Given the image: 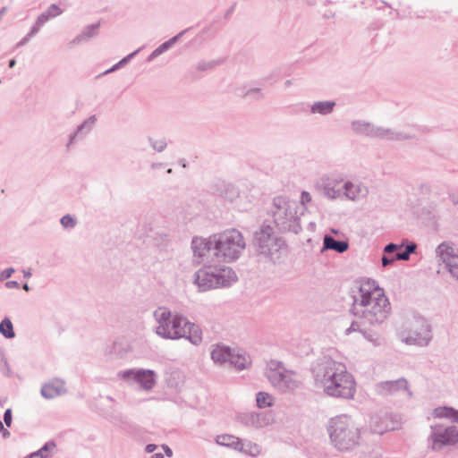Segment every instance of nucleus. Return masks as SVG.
<instances>
[{
    "label": "nucleus",
    "mask_w": 458,
    "mask_h": 458,
    "mask_svg": "<svg viewBox=\"0 0 458 458\" xmlns=\"http://www.w3.org/2000/svg\"><path fill=\"white\" fill-rule=\"evenodd\" d=\"M165 454H167V456L171 457L173 453H172V450L168 447V446H163Z\"/></svg>",
    "instance_id": "c756f323"
},
{
    "label": "nucleus",
    "mask_w": 458,
    "mask_h": 458,
    "mask_svg": "<svg viewBox=\"0 0 458 458\" xmlns=\"http://www.w3.org/2000/svg\"><path fill=\"white\" fill-rule=\"evenodd\" d=\"M16 62L14 59H12L10 62H9V67L10 68H13L14 65H15Z\"/></svg>",
    "instance_id": "2f4dec72"
},
{
    "label": "nucleus",
    "mask_w": 458,
    "mask_h": 458,
    "mask_svg": "<svg viewBox=\"0 0 458 458\" xmlns=\"http://www.w3.org/2000/svg\"><path fill=\"white\" fill-rule=\"evenodd\" d=\"M424 335L422 337L420 336H416V337H411V343H414V344H425L428 342L429 340V335H428V329L426 327L424 329Z\"/></svg>",
    "instance_id": "393cba45"
},
{
    "label": "nucleus",
    "mask_w": 458,
    "mask_h": 458,
    "mask_svg": "<svg viewBox=\"0 0 458 458\" xmlns=\"http://www.w3.org/2000/svg\"><path fill=\"white\" fill-rule=\"evenodd\" d=\"M231 356V350L222 345H216L211 352V357L215 362L224 363L230 361Z\"/></svg>",
    "instance_id": "f8f14e48"
},
{
    "label": "nucleus",
    "mask_w": 458,
    "mask_h": 458,
    "mask_svg": "<svg viewBox=\"0 0 458 458\" xmlns=\"http://www.w3.org/2000/svg\"><path fill=\"white\" fill-rule=\"evenodd\" d=\"M55 447V445L54 444H47L40 450L31 454L26 458H45L44 453L47 452V450H53Z\"/></svg>",
    "instance_id": "b1692460"
},
{
    "label": "nucleus",
    "mask_w": 458,
    "mask_h": 458,
    "mask_svg": "<svg viewBox=\"0 0 458 458\" xmlns=\"http://www.w3.org/2000/svg\"><path fill=\"white\" fill-rule=\"evenodd\" d=\"M397 245L395 244H388L386 248H385V255L384 256H388L389 258H392V257H394V254L397 252Z\"/></svg>",
    "instance_id": "bb28decb"
},
{
    "label": "nucleus",
    "mask_w": 458,
    "mask_h": 458,
    "mask_svg": "<svg viewBox=\"0 0 458 458\" xmlns=\"http://www.w3.org/2000/svg\"><path fill=\"white\" fill-rule=\"evenodd\" d=\"M155 449H156V445H148L147 446V452H148V453H152Z\"/></svg>",
    "instance_id": "7c9ffc66"
},
{
    "label": "nucleus",
    "mask_w": 458,
    "mask_h": 458,
    "mask_svg": "<svg viewBox=\"0 0 458 458\" xmlns=\"http://www.w3.org/2000/svg\"><path fill=\"white\" fill-rule=\"evenodd\" d=\"M458 440V428L451 427L446 428L443 435H435L433 437V448H439L442 445L453 444Z\"/></svg>",
    "instance_id": "1a4fd4ad"
},
{
    "label": "nucleus",
    "mask_w": 458,
    "mask_h": 458,
    "mask_svg": "<svg viewBox=\"0 0 458 458\" xmlns=\"http://www.w3.org/2000/svg\"><path fill=\"white\" fill-rule=\"evenodd\" d=\"M62 13V10L59 6L52 4L45 13H41L36 21L38 27L43 26L47 21L55 18Z\"/></svg>",
    "instance_id": "ddd939ff"
},
{
    "label": "nucleus",
    "mask_w": 458,
    "mask_h": 458,
    "mask_svg": "<svg viewBox=\"0 0 458 458\" xmlns=\"http://www.w3.org/2000/svg\"><path fill=\"white\" fill-rule=\"evenodd\" d=\"M432 415L435 418H446V419H450L452 421H454V422L458 423V411H454V409L449 408V407H438V408H436L433 411Z\"/></svg>",
    "instance_id": "4468645a"
},
{
    "label": "nucleus",
    "mask_w": 458,
    "mask_h": 458,
    "mask_svg": "<svg viewBox=\"0 0 458 458\" xmlns=\"http://www.w3.org/2000/svg\"><path fill=\"white\" fill-rule=\"evenodd\" d=\"M335 106V102H318L312 106L311 110L313 113L328 114Z\"/></svg>",
    "instance_id": "6ab92c4d"
},
{
    "label": "nucleus",
    "mask_w": 458,
    "mask_h": 458,
    "mask_svg": "<svg viewBox=\"0 0 458 458\" xmlns=\"http://www.w3.org/2000/svg\"><path fill=\"white\" fill-rule=\"evenodd\" d=\"M230 362L233 363L238 369H243L250 363V360L245 355L232 353Z\"/></svg>",
    "instance_id": "aec40b11"
},
{
    "label": "nucleus",
    "mask_w": 458,
    "mask_h": 458,
    "mask_svg": "<svg viewBox=\"0 0 458 458\" xmlns=\"http://www.w3.org/2000/svg\"><path fill=\"white\" fill-rule=\"evenodd\" d=\"M159 326L157 327V335L165 338L186 337L192 344H199L202 341V332L198 326L189 322L186 318L178 314H172L165 309L157 311Z\"/></svg>",
    "instance_id": "f03ea898"
},
{
    "label": "nucleus",
    "mask_w": 458,
    "mask_h": 458,
    "mask_svg": "<svg viewBox=\"0 0 458 458\" xmlns=\"http://www.w3.org/2000/svg\"><path fill=\"white\" fill-rule=\"evenodd\" d=\"M24 289H25V290H28V289H29V288H28V286H27V284H25V285H24Z\"/></svg>",
    "instance_id": "c9c22d12"
},
{
    "label": "nucleus",
    "mask_w": 458,
    "mask_h": 458,
    "mask_svg": "<svg viewBox=\"0 0 458 458\" xmlns=\"http://www.w3.org/2000/svg\"><path fill=\"white\" fill-rule=\"evenodd\" d=\"M350 186H352V185H351V184H348V183H345V184H344V187H345L346 191H348V189H349V187H350Z\"/></svg>",
    "instance_id": "72a5a7b5"
},
{
    "label": "nucleus",
    "mask_w": 458,
    "mask_h": 458,
    "mask_svg": "<svg viewBox=\"0 0 458 458\" xmlns=\"http://www.w3.org/2000/svg\"><path fill=\"white\" fill-rule=\"evenodd\" d=\"M0 332L7 338H12L14 336L13 324L10 319L4 318L0 323Z\"/></svg>",
    "instance_id": "4be33fe9"
},
{
    "label": "nucleus",
    "mask_w": 458,
    "mask_h": 458,
    "mask_svg": "<svg viewBox=\"0 0 458 458\" xmlns=\"http://www.w3.org/2000/svg\"><path fill=\"white\" fill-rule=\"evenodd\" d=\"M5 424L10 427L12 424V411L10 409L6 410L4 415Z\"/></svg>",
    "instance_id": "cd10ccee"
},
{
    "label": "nucleus",
    "mask_w": 458,
    "mask_h": 458,
    "mask_svg": "<svg viewBox=\"0 0 458 458\" xmlns=\"http://www.w3.org/2000/svg\"><path fill=\"white\" fill-rule=\"evenodd\" d=\"M324 246L326 249L334 250L339 253H343L348 249V243L346 242H337L330 236L324 238Z\"/></svg>",
    "instance_id": "f3484780"
},
{
    "label": "nucleus",
    "mask_w": 458,
    "mask_h": 458,
    "mask_svg": "<svg viewBox=\"0 0 458 458\" xmlns=\"http://www.w3.org/2000/svg\"><path fill=\"white\" fill-rule=\"evenodd\" d=\"M310 200H311V197H310V193L307 191H302L301 197V203L306 204V203H309Z\"/></svg>",
    "instance_id": "c85d7f7f"
},
{
    "label": "nucleus",
    "mask_w": 458,
    "mask_h": 458,
    "mask_svg": "<svg viewBox=\"0 0 458 458\" xmlns=\"http://www.w3.org/2000/svg\"><path fill=\"white\" fill-rule=\"evenodd\" d=\"M4 430V425L3 423L0 421V431Z\"/></svg>",
    "instance_id": "f704fd0d"
},
{
    "label": "nucleus",
    "mask_w": 458,
    "mask_h": 458,
    "mask_svg": "<svg viewBox=\"0 0 458 458\" xmlns=\"http://www.w3.org/2000/svg\"><path fill=\"white\" fill-rule=\"evenodd\" d=\"M414 249H415L414 245L407 246L406 250L404 251H403V252L397 251L394 254V257L389 258L388 256H383V258H382V264H383V266L386 267L387 265L392 264L394 260H399V259L406 260V259H408L410 254L414 250Z\"/></svg>",
    "instance_id": "dca6fc26"
},
{
    "label": "nucleus",
    "mask_w": 458,
    "mask_h": 458,
    "mask_svg": "<svg viewBox=\"0 0 458 458\" xmlns=\"http://www.w3.org/2000/svg\"><path fill=\"white\" fill-rule=\"evenodd\" d=\"M328 431L332 443L341 451L351 450L360 444V430L347 416L332 419L329 422Z\"/></svg>",
    "instance_id": "20e7f679"
},
{
    "label": "nucleus",
    "mask_w": 458,
    "mask_h": 458,
    "mask_svg": "<svg viewBox=\"0 0 458 458\" xmlns=\"http://www.w3.org/2000/svg\"><path fill=\"white\" fill-rule=\"evenodd\" d=\"M267 377L275 386H280L285 379V376L281 371L272 369L268 371Z\"/></svg>",
    "instance_id": "412c9836"
},
{
    "label": "nucleus",
    "mask_w": 458,
    "mask_h": 458,
    "mask_svg": "<svg viewBox=\"0 0 458 458\" xmlns=\"http://www.w3.org/2000/svg\"><path fill=\"white\" fill-rule=\"evenodd\" d=\"M213 239L210 241H206L202 238H195L192 241V249L195 256L199 258H203L205 256L214 257L213 255Z\"/></svg>",
    "instance_id": "9d476101"
},
{
    "label": "nucleus",
    "mask_w": 458,
    "mask_h": 458,
    "mask_svg": "<svg viewBox=\"0 0 458 458\" xmlns=\"http://www.w3.org/2000/svg\"><path fill=\"white\" fill-rule=\"evenodd\" d=\"M406 388V381L405 380H397V381H390L384 382L378 387V392L380 394H387L394 393L399 389Z\"/></svg>",
    "instance_id": "2eb2a0df"
},
{
    "label": "nucleus",
    "mask_w": 458,
    "mask_h": 458,
    "mask_svg": "<svg viewBox=\"0 0 458 458\" xmlns=\"http://www.w3.org/2000/svg\"><path fill=\"white\" fill-rule=\"evenodd\" d=\"M153 458H163V455L161 454H156Z\"/></svg>",
    "instance_id": "473e14b6"
},
{
    "label": "nucleus",
    "mask_w": 458,
    "mask_h": 458,
    "mask_svg": "<svg viewBox=\"0 0 458 458\" xmlns=\"http://www.w3.org/2000/svg\"><path fill=\"white\" fill-rule=\"evenodd\" d=\"M218 445L233 447L234 449H238L241 446L240 439L232 435H219L216 439Z\"/></svg>",
    "instance_id": "a211bd4d"
},
{
    "label": "nucleus",
    "mask_w": 458,
    "mask_h": 458,
    "mask_svg": "<svg viewBox=\"0 0 458 458\" xmlns=\"http://www.w3.org/2000/svg\"><path fill=\"white\" fill-rule=\"evenodd\" d=\"M64 383L61 380L55 379L43 386L41 394L46 398H55L64 393Z\"/></svg>",
    "instance_id": "9b49d317"
},
{
    "label": "nucleus",
    "mask_w": 458,
    "mask_h": 458,
    "mask_svg": "<svg viewBox=\"0 0 458 458\" xmlns=\"http://www.w3.org/2000/svg\"><path fill=\"white\" fill-rule=\"evenodd\" d=\"M118 376L123 380L137 381L146 390L151 389L156 383L155 373L152 370L130 369L119 372Z\"/></svg>",
    "instance_id": "0eeeda50"
},
{
    "label": "nucleus",
    "mask_w": 458,
    "mask_h": 458,
    "mask_svg": "<svg viewBox=\"0 0 458 458\" xmlns=\"http://www.w3.org/2000/svg\"><path fill=\"white\" fill-rule=\"evenodd\" d=\"M236 281L235 273L229 267H217L209 265L200 268L196 274L195 283L201 291L226 286Z\"/></svg>",
    "instance_id": "423d86ee"
},
{
    "label": "nucleus",
    "mask_w": 458,
    "mask_h": 458,
    "mask_svg": "<svg viewBox=\"0 0 458 458\" xmlns=\"http://www.w3.org/2000/svg\"><path fill=\"white\" fill-rule=\"evenodd\" d=\"M317 379L331 396L350 399L356 392V382L342 363L327 362L318 372Z\"/></svg>",
    "instance_id": "f257e3e1"
},
{
    "label": "nucleus",
    "mask_w": 458,
    "mask_h": 458,
    "mask_svg": "<svg viewBox=\"0 0 458 458\" xmlns=\"http://www.w3.org/2000/svg\"><path fill=\"white\" fill-rule=\"evenodd\" d=\"M360 297L353 303L355 314H360L371 323L379 321L385 314L387 299L374 282L365 281L360 287Z\"/></svg>",
    "instance_id": "7ed1b4c3"
},
{
    "label": "nucleus",
    "mask_w": 458,
    "mask_h": 458,
    "mask_svg": "<svg viewBox=\"0 0 458 458\" xmlns=\"http://www.w3.org/2000/svg\"><path fill=\"white\" fill-rule=\"evenodd\" d=\"M273 403V397L264 392H260L257 395V404L260 408L269 407Z\"/></svg>",
    "instance_id": "5701e85b"
},
{
    "label": "nucleus",
    "mask_w": 458,
    "mask_h": 458,
    "mask_svg": "<svg viewBox=\"0 0 458 458\" xmlns=\"http://www.w3.org/2000/svg\"><path fill=\"white\" fill-rule=\"evenodd\" d=\"M438 252L450 273L458 278V254L455 253L454 247L449 243H442L438 246Z\"/></svg>",
    "instance_id": "6e6552de"
},
{
    "label": "nucleus",
    "mask_w": 458,
    "mask_h": 458,
    "mask_svg": "<svg viewBox=\"0 0 458 458\" xmlns=\"http://www.w3.org/2000/svg\"><path fill=\"white\" fill-rule=\"evenodd\" d=\"M61 224L64 227H73L76 225L75 219L67 215L62 217Z\"/></svg>",
    "instance_id": "a878e982"
},
{
    "label": "nucleus",
    "mask_w": 458,
    "mask_h": 458,
    "mask_svg": "<svg viewBox=\"0 0 458 458\" xmlns=\"http://www.w3.org/2000/svg\"><path fill=\"white\" fill-rule=\"evenodd\" d=\"M244 248L243 236L235 229L227 230L213 238V255L218 261L236 259Z\"/></svg>",
    "instance_id": "39448f33"
}]
</instances>
